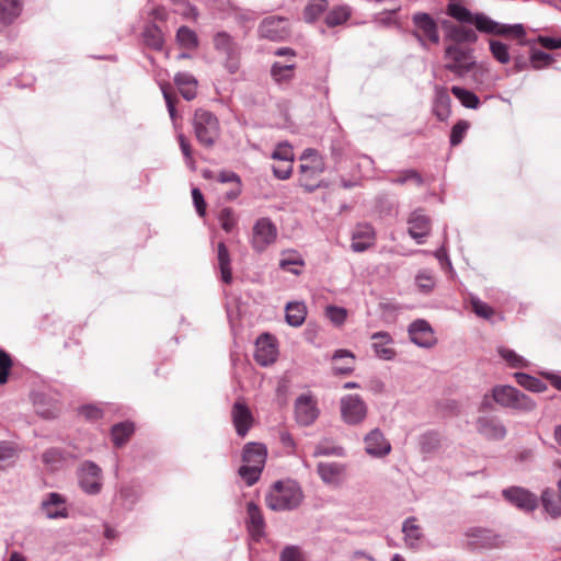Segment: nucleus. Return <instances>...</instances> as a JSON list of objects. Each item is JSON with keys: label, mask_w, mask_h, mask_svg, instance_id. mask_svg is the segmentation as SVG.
Listing matches in <instances>:
<instances>
[{"label": "nucleus", "mask_w": 561, "mask_h": 561, "mask_svg": "<svg viewBox=\"0 0 561 561\" xmlns=\"http://www.w3.org/2000/svg\"><path fill=\"white\" fill-rule=\"evenodd\" d=\"M302 497V491L297 482L276 481L265 495V504L274 512L293 511L300 505Z\"/></svg>", "instance_id": "obj_1"}, {"label": "nucleus", "mask_w": 561, "mask_h": 561, "mask_svg": "<svg viewBox=\"0 0 561 561\" xmlns=\"http://www.w3.org/2000/svg\"><path fill=\"white\" fill-rule=\"evenodd\" d=\"M192 125L198 144L206 149L213 148L220 137L218 117L207 110L197 108Z\"/></svg>", "instance_id": "obj_2"}, {"label": "nucleus", "mask_w": 561, "mask_h": 561, "mask_svg": "<svg viewBox=\"0 0 561 561\" xmlns=\"http://www.w3.org/2000/svg\"><path fill=\"white\" fill-rule=\"evenodd\" d=\"M413 28L408 31L423 49H428L427 43L438 44L439 27L435 19L427 12L417 11L411 15Z\"/></svg>", "instance_id": "obj_3"}, {"label": "nucleus", "mask_w": 561, "mask_h": 561, "mask_svg": "<svg viewBox=\"0 0 561 561\" xmlns=\"http://www.w3.org/2000/svg\"><path fill=\"white\" fill-rule=\"evenodd\" d=\"M213 45L215 50L224 56V68L230 73L234 75L240 68L241 46L225 31L214 34Z\"/></svg>", "instance_id": "obj_4"}, {"label": "nucleus", "mask_w": 561, "mask_h": 561, "mask_svg": "<svg viewBox=\"0 0 561 561\" xmlns=\"http://www.w3.org/2000/svg\"><path fill=\"white\" fill-rule=\"evenodd\" d=\"M78 486L90 496L99 495L103 489V471L92 460L82 461L76 470Z\"/></svg>", "instance_id": "obj_5"}, {"label": "nucleus", "mask_w": 561, "mask_h": 561, "mask_svg": "<svg viewBox=\"0 0 561 561\" xmlns=\"http://www.w3.org/2000/svg\"><path fill=\"white\" fill-rule=\"evenodd\" d=\"M445 69L459 78L466 77L476 66L472 48H463L458 45H448L445 48Z\"/></svg>", "instance_id": "obj_6"}, {"label": "nucleus", "mask_w": 561, "mask_h": 561, "mask_svg": "<svg viewBox=\"0 0 561 561\" xmlns=\"http://www.w3.org/2000/svg\"><path fill=\"white\" fill-rule=\"evenodd\" d=\"M493 400L502 407L530 411L535 402L513 386H495L492 389Z\"/></svg>", "instance_id": "obj_7"}, {"label": "nucleus", "mask_w": 561, "mask_h": 561, "mask_svg": "<svg viewBox=\"0 0 561 561\" xmlns=\"http://www.w3.org/2000/svg\"><path fill=\"white\" fill-rule=\"evenodd\" d=\"M81 456L75 445L66 447H49L42 454V462L50 471L61 470L65 466L76 461Z\"/></svg>", "instance_id": "obj_8"}, {"label": "nucleus", "mask_w": 561, "mask_h": 561, "mask_svg": "<svg viewBox=\"0 0 561 561\" xmlns=\"http://www.w3.org/2000/svg\"><path fill=\"white\" fill-rule=\"evenodd\" d=\"M290 33L288 20L278 15L264 18L257 26L259 37L271 42H285Z\"/></svg>", "instance_id": "obj_9"}, {"label": "nucleus", "mask_w": 561, "mask_h": 561, "mask_svg": "<svg viewBox=\"0 0 561 561\" xmlns=\"http://www.w3.org/2000/svg\"><path fill=\"white\" fill-rule=\"evenodd\" d=\"M463 537V546L470 551L493 549L500 543V536L493 530L483 527H469L465 531Z\"/></svg>", "instance_id": "obj_10"}, {"label": "nucleus", "mask_w": 561, "mask_h": 561, "mask_svg": "<svg viewBox=\"0 0 561 561\" xmlns=\"http://www.w3.org/2000/svg\"><path fill=\"white\" fill-rule=\"evenodd\" d=\"M277 238V228L275 224L267 217L259 218L252 228L251 245L254 251L262 253Z\"/></svg>", "instance_id": "obj_11"}, {"label": "nucleus", "mask_w": 561, "mask_h": 561, "mask_svg": "<svg viewBox=\"0 0 561 561\" xmlns=\"http://www.w3.org/2000/svg\"><path fill=\"white\" fill-rule=\"evenodd\" d=\"M502 496L512 506L524 513H531L538 507V497L535 493L522 486H508L502 490Z\"/></svg>", "instance_id": "obj_12"}, {"label": "nucleus", "mask_w": 561, "mask_h": 561, "mask_svg": "<svg viewBox=\"0 0 561 561\" xmlns=\"http://www.w3.org/2000/svg\"><path fill=\"white\" fill-rule=\"evenodd\" d=\"M294 414L298 425H312L320 415L316 398L310 393L298 396L294 403Z\"/></svg>", "instance_id": "obj_13"}, {"label": "nucleus", "mask_w": 561, "mask_h": 561, "mask_svg": "<svg viewBox=\"0 0 561 561\" xmlns=\"http://www.w3.org/2000/svg\"><path fill=\"white\" fill-rule=\"evenodd\" d=\"M341 415L348 425L362 423L367 415V405L358 394H346L341 399Z\"/></svg>", "instance_id": "obj_14"}, {"label": "nucleus", "mask_w": 561, "mask_h": 561, "mask_svg": "<svg viewBox=\"0 0 561 561\" xmlns=\"http://www.w3.org/2000/svg\"><path fill=\"white\" fill-rule=\"evenodd\" d=\"M39 510L48 519H66L70 517L67 497L58 492L47 493L41 502Z\"/></svg>", "instance_id": "obj_15"}, {"label": "nucleus", "mask_w": 561, "mask_h": 561, "mask_svg": "<svg viewBox=\"0 0 561 561\" xmlns=\"http://www.w3.org/2000/svg\"><path fill=\"white\" fill-rule=\"evenodd\" d=\"M275 337L270 333L261 334L255 342L254 359L261 366H268L276 360Z\"/></svg>", "instance_id": "obj_16"}, {"label": "nucleus", "mask_w": 561, "mask_h": 561, "mask_svg": "<svg viewBox=\"0 0 561 561\" xmlns=\"http://www.w3.org/2000/svg\"><path fill=\"white\" fill-rule=\"evenodd\" d=\"M408 333L411 342L420 347L430 348L436 343L434 331L426 320L413 321L408 328Z\"/></svg>", "instance_id": "obj_17"}, {"label": "nucleus", "mask_w": 561, "mask_h": 561, "mask_svg": "<svg viewBox=\"0 0 561 561\" xmlns=\"http://www.w3.org/2000/svg\"><path fill=\"white\" fill-rule=\"evenodd\" d=\"M477 432L489 440H502L507 431L496 416H480L476 422Z\"/></svg>", "instance_id": "obj_18"}, {"label": "nucleus", "mask_w": 561, "mask_h": 561, "mask_svg": "<svg viewBox=\"0 0 561 561\" xmlns=\"http://www.w3.org/2000/svg\"><path fill=\"white\" fill-rule=\"evenodd\" d=\"M409 224V234L415 240L417 244L425 243L426 237L431 231V219L428 216L424 215L421 210H414L408 220Z\"/></svg>", "instance_id": "obj_19"}, {"label": "nucleus", "mask_w": 561, "mask_h": 561, "mask_svg": "<svg viewBox=\"0 0 561 561\" xmlns=\"http://www.w3.org/2000/svg\"><path fill=\"white\" fill-rule=\"evenodd\" d=\"M365 450L368 455L381 458L391 451V445L379 428L371 430L365 437Z\"/></svg>", "instance_id": "obj_20"}, {"label": "nucleus", "mask_w": 561, "mask_h": 561, "mask_svg": "<svg viewBox=\"0 0 561 561\" xmlns=\"http://www.w3.org/2000/svg\"><path fill=\"white\" fill-rule=\"evenodd\" d=\"M231 417L238 436L244 437L253 424V415L248 405L236 401L232 405Z\"/></svg>", "instance_id": "obj_21"}, {"label": "nucleus", "mask_w": 561, "mask_h": 561, "mask_svg": "<svg viewBox=\"0 0 561 561\" xmlns=\"http://www.w3.org/2000/svg\"><path fill=\"white\" fill-rule=\"evenodd\" d=\"M376 239L375 229L369 224H359L352 233L351 249L356 253L365 252L374 245Z\"/></svg>", "instance_id": "obj_22"}, {"label": "nucleus", "mask_w": 561, "mask_h": 561, "mask_svg": "<svg viewBox=\"0 0 561 561\" xmlns=\"http://www.w3.org/2000/svg\"><path fill=\"white\" fill-rule=\"evenodd\" d=\"M432 112L439 122H445L451 114V99L443 85H435Z\"/></svg>", "instance_id": "obj_23"}, {"label": "nucleus", "mask_w": 561, "mask_h": 561, "mask_svg": "<svg viewBox=\"0 0 561 561\" xmlns=\"http://www.w3.org/2000/svg\"><path fill=\"white\" fill-rule=\"evenodd\" d=\"M247 515V528L253 539L259 541L265 534V520L263 514L254 502H248Z\"/></svg>", "instance_id": "obj_24"}, {"label": "nucleus", "mask_w": 561, "mask_h": 561, "mask_svg": "<svg viewBox=\"0 0 561 561\" xmlns=\"http://www.w3.org/2000/svg\"><path fill=\"white\" fill-rule=\"evenodd\" d=\"M443 26L446 30L445 38L454 42V45L474 44L478 41V35L472 28L455 25L449 21H444Z\"/></svg>", "instance_id": "obj_25"}, {"label": "nucleus", "mask_w": 561, "mask_h": 561, "mask_svg": "<svg viewBox=\"0 0 561 561\" xmlns=\"http://www.w3.org/2000/svg\"><path fill=\"white\" fill-rule=\"evenodd\" d=\"M36 413L44 419H55L60 411L58 401L49 394L37 391L32 394Z\"/></svg>", "instance_id": "obj_26"}, {"label": "nucleus", "mask_w": 561, "mask_h": 561, "mask_svg": "<svg viewBox=\"0 0 561 561\" xmlns=\"http://www.w3.org/2000/svg\"><path fill=\"white\" fill-rule=\"evenodd\" d=\"M371 340H375L371 347L378 358L382 360H392L396 357L397 352L389 346L393 344V339L388 332H375L371 335Z\"/></svg>", "instance_id": "obj_27"}, {"label": "nucleus", "mask_w": 561, "mask_h": 561, "mask_svg": "<svg viewBox=\"0 0 561 561\" xmlns=\"http://www.w3.org/2000/svg\"><path fill=\"white\" fill-rule=\"evenodd\" d=\"M312 165L300 164L299 167L300 172L305 174V178L300 181V185L309 193L322 186V183H311L309 180L324 171V162L322 159L312 160Z\"/></svg>", "instance_id": "obj_28"}, {"label": "nucleus", "mask_w": 561, "mask_h": 561, "mask_svg": "<svg viewBox=\"0 0 561 561\" xmlns=\"http://www.w3.org/2000/svg\"><path fill=\"white\" fill-rule=\"evenodd\" d=\"M266 457V447L261 443L251 442L243 447L242 460L248 465H256L264 468Z\"/></svg>", "instance_id": "obj_29"}, {"label": "nucleus", "mask_w": 561, "mask_h": 561, "mask_svg": "<svg viewBox=\"0 0 561 561\" xmlns=\"http://www.w3.org/2000/svg\"><path fill=\"white\" fill-rule=\"evenodd\" d=\"M22 0H0V25H11L22 13Z\"/></svg>", "instance_id": "obj_30"}, {"label": "nucleus", "mask_w": 561, "mask_h": 561, "mask_svg": "<svg viewBox=\"0 0 561 561\" xmlns=\"http://www.w3.org/2000/svg\"><path fill=\"white\" fill-rule=\"evenodd\" d=\"M174 83L186 101H192L196 98L197 80L193 75L188 72H178L174 76Z\"/></svg>", "instance_id": "obj_31"}, {"label": "nucleus", "mask_w": 561, "mask_h": 561, "mask_svg": "<svg viewBox=\"0 0 561 561\" xmlns=\"http://www.w3.org/2000/svg\"><path fill=\"white\" fill-rule=\"evenodd\" d=\"M144 44L153 49V50H162L164 46V37L161 28L156 23L146 24L142 33Z\"/></svg>", "instance_id": "obj_32"}, {"label": "nucleus", "mask_w": 561, "mask_h": 561, "mask_svg": "<svg viewBox=\"0 0 561 561\" xmlns=\"http://www.w3.org/2000/svg\"><path fill=\"white\" fill-rule=\"evenodd\" d=\"M345 466L340 462H319L317 466V473L320 479L327 483L331 484L336 482L340 477L344 473Z\"/></svg>", "instance_id": "obj_33"}, {"label": "nucleus", "mask_w": 561, "mask_h": 561, "mask_svg": "<svg viewBox=\"0 0 561 561\" xmlns=\"http://www.w3.org/2000/svg\"><path fill=\"white\" fill-rule=\"evenodd\" d=\"M402 533L408 547L416 549L423 538L421 526L416 523L415 517H408L402 524Z\"/></svg>", "instance_id": "obj_34"}, {"label": "nucleus", "mask_w": 561, "mask_h": 561, "mask_svg": "<svg viewBox=\"0 0 561 561\" xmlns=\"http://www.w3.org/2000/svg\"><path fill=\"white\" fill-rule=\"evenodd\" d=\"M217 261L220 271V278L225 284L232 283L231 259L227 245L219 242L217 245Z\"/></svg>", "instance_id": "obj_35"}, {"label": "nucleus", "mask_w": 561, "mask_h": 561, "mask_svg": "<svg viewBox=\"0 0 561 561\" xmlns=\"http://www.w3.org/2000/svg\"><path fill=\"white\" fill-rule=\"evenodd\" d=\"M295 64L283 65L275 61L271 66V77L279 85H287L295 77Z\"/></svg>", "instance_id": "obj_36"}, {"label": "nucleus", "mask_w": 561, "mask_h": 561, "mask_svg": "<svg viewBox=\"0 0 561 561\" xmlns=\"http://www.w3.org/2000/svg\"><path fill=\"white\" fill-rule=\"evenodd\" d=\"M306 316L307 308L304 302L291 301L286 305L285 320L290 327H300L305 322Z\"/></svg>", "instance_id": "obj_37"}, {"label": "nucleus", "mask_w": 561, "mask_h": 561, "mask_svg": "<svg viewBox=\"0 0 561 561\" xmlns=\"http://www.w3.org/2000/svg\"><path fill=\"white\" fill-rule=\"evenodd\" d=\"M352 15V8L347 4L333 7L325 15L324 22L328 27H335L344 24Z\"/></svg>", "instance_id": "obj_38"}, {"label": "nucleus", "mask_w": 561, "mask_h": 561, "mask_svg": "<svg viewBox=\"0 0 561 561\" xmlns=\"http://www.w3.org/2000/svg\"><path fill=\"white\" fill-rule=\"evenodd\" d=\"M135 431L134 423L131 422H121L114 424L111 428V437L112 442L116 447H122L129 439L131 434Z\"/></svg>", "instance_id": "obj_39"}, {"label": "nucleus", "mask_w": 561, "mask_h": 561, "mask_svg": "<svg viewBox=\"0 0 561 561\" xmlns=\"http://www.w3.org/2000/svg\"><path fill=\"white\" fill-rule=\"evenodd\" d=\"M477 31L485 34L500 35L501 33V23L492 20L484 13H474L472 19V23Z\"/></svg>", "instance_id": "obj_40"}, {"label": "nucleus", "mask_w": 561, "mask_h": 561, "mask_svg": "<svg viewBox=\"0 0 561 561\" xmlns=\"http://www.w3.org/2000/svg\"><path fill=\"white\" fill-rule=\"evenodd\" d=\"M327 9L328 0H310L302 12L304 21L309 24L314 23Z\"/></svg>", "instance_id": "obj_41"}, {"label": "nucleus", "mask_w": 561, "mask_h": 561, "mask_svg": "<svg viewBox=\"0 0 561 561\" xmlns=\"http://www.w3.org/2000/svg\"><path fill=\"white\" fill-rule=\"evenodd\" d=\"M450 91L466 108L477 110L481 104L479 96L470 90L458 85H453Z\"/></svg>", "instance_id": "obj_42"}, {"label": "nucleus", "mask_w": 561, "mask_h": 561, "mask_svg": "<svg viewBox=\"0 0 561 561\" xmlns=\"http://www.w3.org/2000/svg\"><path fill=\"white\" fill-rule=\"evenodd\" d=\"M140 499V493L138 489L134 485H123L121 486L116 500L121 502V505L125 510H133L136 503Z\"/></svg>", "instance_id": "obj_43"}, {"label": "nucleus", "mask_w": 561, "mask_h": 561, "mask_svg": "<svg viewBox=\"0 0 561 561\" xmlns=\"http://www.w3.org/2000/svg\"><path fill=\"white\" fill-rule=\"evenodd\" d=\"M515 379H516V382L525 388L526 390L528 391H531V392H537V393H540V392H543L547 390V385L534 377V376H530L526 373H515L514 375Z\"/></svg>", "instance_id": "obj_44"}, {"label": "nucleus", "mask_w": 561, "mask_h": 561, "mask_svg": "<svg viewBox=\"0 0 561 561\" xmlns=\"http://www.w3.org/2000/svg\"><path fill=\"white\" fill-rule=\"evenodd\" d=\"M175 37L178 44L185 49H195L198 47V36L196 32L188 26H180Z\"/></svg>", "instance_id": "obj_45"}, {"label": "nucleus", "mask_w": 561, "mask_h": 561, "mask_svg": "<svg viewBox=\"0 0 561 561\" xmlns=\"http://www.w3.org/2000/svg\"><path fill=\"white\" fill-rule=\"evenodd\" d=\"M344 358H347L348 363H346L345 365H335L333 367V371L335 375L344 376L351 374L354 370L355 356L351 351L342 348L336 350L332 356L333 360H340Z\"/></svg>", "instance_id": "obj_46"}, {"label": "nucleus", "mask_w": 561, "mask_h": 561, "mask_svg": "<svg viewBox=\"0 0 561 561\" xmlns=\"http://www.w3.org/2000/svg\"><path fill=\"white\" fill-rule=\"evenodd\" d=\"M419 446L423 454H433L440 447V436L436 431H428L419 437Z\"/></svg>", "instance_id": "obj_47"}, {"label": "nucleus", "mask_w": 561, "mask_h": 561, "mask_svg": "<svg viewBox=\"0 0 561 561\" xmlns=\"http://www.w3.org/2000/svg\"><path fill=\"white\" fill-rule=\"evenodd\" d=\"M447 14L460 23L471 24L474 13L459 2H449L446 9Z\"/></svg>", "instance_id": "obj_48"}, {"label": "nucleus", "mask_w": 561, "mask_h": 561, "mask_svg": "<svg viewBox=\"0 0 561 561\" xmlns=\"http://www.w3.org/2000/svg\"><path fill=\"white\" fill-rule=\"evenodd\" d=\"M304 260L300 254L297 252H288L283 253V257L279 260V267L283 271L289 272L294 275H299L301 273L296 266H302Z\"/></svg>", "instance_id": "obj_49"}, {"label": "nucleus", "mask_w": 561, "mask_h": 561, "mask_svg": "<svg viewBox=\"0 0 561 561\" xmlns=\"http://www.w3.org/2000/svg\"><path fill=\"white\" fill-rule=\"evenodd\" d=\"M541 503L543 510L552 517L557 518L561 516V502L556 499V495L549 489H546L541 493Z\"/></svg>", "instance_id": "obj_50"}, {"label": "nucleus", "mask_w": 561, "mask_h": 561, "mask_svg": "<svg viewBox=\"0 0 561 561\" xmlns=\"http://www.w3.org/2000/svg\"><path fill=\"white\" fill-rule=\"evenodd\" d=\"M390 183L404 185L408 182H413L416 186H422L424 184L423 176L414 169H405L398 172V176L390 179Z\"/></svg>", "instance_id": "obj_51"}, {"label": "nucleus", "mask_w": 561, "mask_h": 561, "mask_svg": "<svg viewBox=\"0 0 561 561\" xmlns=\"http://www.w3.org/2000/svg\"><path fill=\"white\" fill-rule=\"evenodd\" d=\"M499 355L513 368H524L528 366L527 359L518 355L515 351L504 346L497 348Z\"/></svg>", "instance_id": "obj_52"}, {"label": "nucleus", "mask_w": 561, "mask_h": 561, "mask_svg": "<svg viewBox=\"0 0 561 561\" xmlns=\"http://www.w3.org/2000/svg\"><path fill=\"white\" fill-rule=\"evenodd\" d=\"M263 469L264 468L256 465L245 463L239 468L238 473L244 480L247 485L251 486L259 481Z\"/></svg>", "instance_id": "obj_53"}, {"label": "nucleus", "mask_w": 561, "mask_h": 561, "mask_svg": "<svg viewBox=\"0 0 561 561\" xmlns=\"http://www.w3.org/2000/svg\"><path fill=\"white\" fill-rule=\"evenodd\" d=\"M470 128V123L465 119L458 121L451 128L449 142L451 147L460 145Z\"/></svg>", "instance_id": "obj_54"}, {"label": "nucleus", "mask_w": 561, "mask_h": 561, "mask_svg": "<svg viewBox=\"0 0 561 561\" xmlns=\"http://www.w3.org/2000/svg\"><path fill=\"white\" fill-rule=\"evenodd\" d=\"M490 50L492 53V56L500 62V64H507L511 60V54L508 51V46L496 39L490 41Z\"/></svg>", "instance_id": "obj_55"}, {"label": "nucleus", "mask_w": 561, "mask_h": 561, "mask_svg": "<svg viewBox=\"0 0 561 561\" xmlns=\"http://www.w3.org/2000/svg\"><path fill=\"white\" fill-rule=\"evenodd\" d=\"M16 457V449L12 443L2 440L0 442V470H3L8 465L14 461Z\"/></svg>", "instance_id": "obj_56"}, {"label": "nucleus", "mask_w": 561, "mask_h": 561, "mask_svg": "<svg viewBox=\"0 0 561 561\" xmlns=\"http://www.w3.org/2000/svg\"><path fill=\"white\" fill-rule=\"evenodd\" d=\"M178 140H179V146H180L181 152L184 157L186 165L192 171H195L196 164H195V160L193 159V151H192L191 144L188 142V140L186 139V137L183 134L178 135Z\"/></svg>", "instance_id": "obj_57"}, {"label": "nucleus", "mask_w": 561, "mask_h": 561, "mask_svg": "<svg viewBox=\"0 0 561 561\" xmlns=\"http://www.w3.org/2000/svg\"><path fill=\"white\" fill-rule=\"evenodd\" d=\"M272 159L291 163L294 160L293 147L288 142H279L272 152Z\"/></svg>", "instance_id": "obj_58"}, {"label": "nucleus", "mask_w": 561, "mask_h": 561, "mask_svg": "<svg viewBox=\"0 0 561 561\" xmlns=\"http://www.w3.org/2000/svg\"><path fill=\"white\" fill-rule=\"evenodd\" d=\"M12 368V358L8 352L0 350V385L8 382Z\"/></svg>", "instance_id": "obj_59"}, {"label": "nucleus", "mask_w": 561, "mask_h": 561, "mask_svg": "<svg viewBox=\"0 0 561 561\" xmlns=\"http://www.w3.org/2000/svg\"><path fill=\"white\" fill-rule=\"evenodd\" d=\"M553 57L542 50L534 49L530 54L529 61L535 69H540L552 62Z\"/></svg>", "instance_id": "obj_60"}, {"label": "nucleus", "mask_w": 561, "mask_h": 561, "mask_svg": "<svg viewBox=\"0 0 561 561\" xmlns=\"http://www.w3.org/2000/svg\"><path fill=\"white\" fill-rule=\"evenodd\" d=\"M471 307L473 312L483 319H490L493 316V309L482 300H480L477 296H472L470 298Z\"/></svg>", "instance_id": "obj_61"}, {"label": "nucleus", "mask_w": 561, "mask_h": 561, "mask_svg": "<svg viewBox=\"0 0 561 561\" xmlns=\"http://www.w3.org/2000/svg\"><path fill=\"white\" fill-rule=\"evenodd\" d=\"M400 11V7L387 10L382 13V16L378 19V23L382 26H394L400 32H403L401 23L396 19V14Z\"/></svg>", "instance_id": "obj_62"}, {"label": "nucleus", "mask_w": 561, "mask_h": 561, "mask_svg": "<svg viewBox=\"0 0 561 561\" xmlns=\"http://www.w3.org/2000/svg\"><path fill=\"white\" fill-rule=\"evenodd\" d=\"M327 317L336 325L344 323L347 317L346 309L337 306H328L325 309Z\"/></svg>", "instance_id": "obj_63"}, {"label": "nucleus", "mask_w": 561, "mask_h": 561, "mask_svg": "<svg viewBox=\"0 0 561 561\" xmlns=\"http://www.w3.org/2000/svg\"><path fill=\"white\" fill-rule=\"evenodd\" d=\"M279 561H304L301 549L298 546H286L279 554Z\"/></svg>", "instance_id": "obj_64"}]
</instances>
